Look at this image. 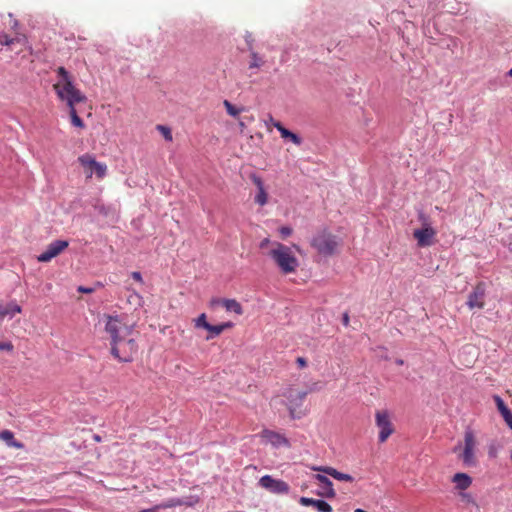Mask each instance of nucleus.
<instances>
[{
  "mask_svg": "<svg viewBox=\"0 0 512 512\" xmlns=\"http://www.w3.org/2000/svg\"><path fill=\"white\" fill-rule=\"evenodd\" d=\"M221 305L229 312H234L237 315L243 314L241 304L235 299H225V301H221Z\"/></svg>",
  "mask_w": 512,
  "mask_h": 512,
  "instance_id": "412c9836",
  "label": "nucleus"
},
{
  "mask_svg": "<svg viewBox=\"0 0 512 512\" xmlns=\"http://www.w3.org/2000/svg\"><path fill=\"white\" fill-rule=\"evenodd\" d=\"M4 319V313L0 311V321Z\"/></svg>",
  "mask_w": 512,
  "mask_h": 512,
  "instance_id": "49530a36",
  "label": "nucleus"
},
{
  "mask_svg": "<svg viewBox=\"0 0 512 512\" xmlns=\"http://www.w3.org/2000/svg\"><path fill=\"white\" fill-rule=\"evenodd\" d=\"M476 446L477 441L474 432L470 429L466 430L464 434V447L460 454V458L463 464L467 467H474L477 465V459L475 456Z\"/></svg>",
  "mask_w": 512,
  "mask_h": 512,
  "instance_id": "6e6552de",
  "label": "nucleus"
},
{
  "mask_svg": "<svg viewBox=\"0 0 512 512\" xmlns=\"http://www.w3.org/2000/svg\"><path fill=\"white\" fill-rule=\"evenodd\" d=\"M56 71L59 79L53 84V89L58 98L65 102L68 108L75 107L76 104L85 102L87 98L75 87L73 76L62 66L58 67Z\"/></svg>",
  "mask_w": 512,
  "mask_h": 512,
  "instance_id": "f03ea898",
  "label": "nucleus"
},
{
  "mask_svg": "<svg viewBox=\"0 0 512 512\" xmlns=\"http://www.w3.org/2000/svg\"><path fill=\"white\" fill-rule=\"evenodd\" d=\"M233 327V323L232 322H223V323H220L218 324V329H219V335L227 330V329H230Z\"/></svg>",
  "mask_w": 512,
  "mask_h": 512,
  "instance_id": "72a5a7b5",
  "label": "nucleus"
},
{
  "mask_svg": "<svg viewBox=\"0 0 512 512\" xmlns=\"http://www.w3.org/2000/svg\"><path fill=\"white\" fill-rule=\"evenodd\" d=\"M311 245L319 254L329 256L335 253L338 247V241L336 236L331 233L321 231L313 237Z\"/></svg>",
  "mask_w": 512,
  "mask_h": 512,
  "instance_id": "423d86ee",
  "label": "nucleus"
},
{
  "mask_svg": "<svg viewBox=\"0 0 512 512\" xmlns=\"http://www.w3.org/2000/svg\"><path fill=\"white\" fill-rule=\"evenodd\" d=\"M508 75L512 77V68L509 70Z\"/></svg>",
  "mask_w": 512,
  "mask_h": 512,
  "instance_id": "09e8293b",
  "label": "nucleus"
},
{
  "mask_svg": "<svg viewBox=\"0 0 512 512\" xmlns=\"http://www.w3.org/2000/svg\"><path fill=\"white\" fill-rule=\"evenodd\" d=\"M221 301H225V299H221V298H212V299L209 301V307H210V308H215L216 306L221 305Z\"/></svg>",
  "mask_w": 512,
  "mask_h": 512,
  "instance_id": "f704fd0d",
  "label": "nucleus"
},
{
  "mask_svg": "<svg viewBox=\"0 0 512 512\" xmlns=\"http://www.w3.org/2000/svg\"><path fill=\"white\" fill-rule=\"evenodd\" d=\"M15 42H19V38H11L6 33H0V44L3 46H11Z\"/></svg>",
  "mask_w": 512,
  "mask_h": 512,
  "instance_id": "c756f323",
  "label": "nucleus"
},
{
  "mask_svg": "<svg viewBox=\"0 0 512 512\" xmlns=\"http://www.w3.org/2000/svg\"><path fill=\"white\" fill-rule=\"evenodd\" d=\"M159 509H161V507H158V505H157V506H155L153 508L143 509L140 512H158Z\"/></svg>",
  "mask_w": 512,
  "mask_h": 512,
  "instance_id": "37998d69",
  "label": "nucleus"
},
{
  "mask_svg": "<svg viewBox=\"0 0 512 512\" xmlns=\"http://www.w3.org/2000/svg\"><path fill=\"white\" fill-rule=\"evenodd\" d=\"M0 350L12 351L13 345L11 342H0Z\"/></svg>",
  "mask_w": 512,
  "mask_h": 512,
  "instance_id": "c9c22d12",
  "label": "nucleus"
},
{
  "mask_svg": "<svg viewBox=\"0 0 512 512\" xmlns=\"http://www.w3.org/2000/svg\"><path fill=\"white\" fill-rule=\"evenodd\" d=\"M273 126L279 131L281 137L285 139L287 136H289L290 130L285 128L281 122H273Z\"/></svg>",
  "mask_w": 512,
  "mask_h": 512,
  "instance_id": "7c9ffc66",
  "label": "nucleus"
},
{
  "mask_svg": "<svg viewBox=\"0 0 512 512\" xmlns=\"http://www.w3.org/2000/svg\"><path fill=\"white\" fill-rule=\"evenodd\" d=\"M292 228L288 226H283L279 229V233L283 239L289 237L292 234Z\"/></svg>",
  "mask_w": 512,
  "mask_h": 512,
  "instance_id": "473e14b6",
  "label": "nucleus"
},
{
  "mask_svg": "<svg viewBox=\"0 0 512 512\" xmlns=\"http://www.w3.org/2000/svg\"><path fill=\"white\" fill-rule=\"evenodd\" d=\"M69 113H70V117H71V122L74 126L76 127H79V128H83L84 127V122L83 120L78 116L77 114V111H76V108L75 107H70L69 108Z\"/></svg>",
  "mask_w": 512,
  "mask_h": 512,
  "instance_id": "a878e982",
  "label": "nucleus"
},
{
  "mask_svg": "<svg viewBox=\"0 0 512 512\" xmlns=\"http://www.w3.org/2000/svg\"><path fill=\"white\" fill-rule=\"evenodd\" d=\"M296 362L300 368H304L307 366V361L303 357H298Z\"/></svg>",
  "mask_w": 512,
  "mask_h": 512,
  "instance_id": "a19ab883",
  "label": "nucleus"
},
{
  "mask_svg": "<svg viewBox=\"0 0 512 512\" xmlns=\"http://www.w3.org/2000/svg\"><path fill=\"white\" fill-rule=\"evenodd\" d=\"M156 129L162 134L166 141L171 142L173 140L171 129L164 125H157Z\"/></svg>",
  "mask_w": 512,
  "mask_h": 512,
  "instance_id": "c85d7f7f",
  "label": "nucleus"
},
{
  "mask_svg": "<svg viewBox=\"0 0 512 512\" xmlns=\"http://www.w3.org/2000/svg\"><path fill=\"white\" fill-rule=\"evenodd\" d=\"M486 285L483 282L478 283L469 294L467 305L470 309H482L485 306Z\"/></svg>",
  "mask_w": 512,
  "mask_h": 512,
  "instance_id": "9b49d317",
  "label": "nucleus"
},
{
  "mask_svg": "<svg viewBox=\"0 0 512 512\" xmlns=\"http://www.w3.org/2000/svg\"><path fill=\"white\" fill-rule=\"evenodd\" d=\"M462 497H463L464 499H468L470 496H469L468 494H462Z\"/></svg>",
  "mask_w": 512,
  "mask_h": 512,
  "instance_id": "de8ad7c7",
  "label": "nucleus"
},
{
  "mask_svg": "<svg viewBox=\"0 0 512 512\" xmlns=\"http://www.w3.org/2000/svg\"><path fill=\"white\" fill-rule=\"evenodd\" d=\"M342 322H343L344 326H348L349 325V315H348V313H344L343 318H342Z\"/></svg>",
  "mask_w": 512,
  "mask_h": 512,
  "instance_id": "79ce46f5",
  "label": "nucleus"
},
{
  "mask_svg": "<svg viewBox=\"0 0 512 512\" xmlns=\"http://www.w3.org/2000/svg\"><path fill=\"white\" fill-rule=\"evenodd\" d=\"M197 502V499L193 500L192 497H190L188 500H183L180 498H172L167 500L166 502H163L158 505V507H161V509H167V508H173L176 506H192L194 503Z\"/></svg>",
  "mask_w": 512,
  "mask_h": 512,
  "instance_id": "a211bd4d",
  "label": "nucleus"
},
{
  "mask_svg": "<svg viewBox=\"0 0 512 512\" xmlns=\"http://www.w3.org/2000/svg\"><path fill=\"white\" fill-rule=\"evenodd\" d=\"M69 246V242L67 240H55L51 242L46 249L37 256V260L39 262H49L53 258L60 255L65 249Z\"/></svg>",
  "mask_w": 512,
  "mask_h": 512,
  "instance_id": "9d476101",
  "label": "nucleus"
},
{
  "mask_svg": "<svg viewBox=\"0 0 512 512\" xmlns=\"http://www.w3.org/2000/svg\"><path fill=\"white\" fill-rule=\"evenodd\" d=\"M299 503L302 506H313L318 512H333L332 506L324 500L301 497Z\"/></svg>",
  "mask_w": 512,
  "mask_h": 512,
  "instance_id": "2eb2a0df",
  "label": "nucleus"
},
{
  "mask_svg": "<svg viewBox=\"0 0 512 512\" xmlns=\"http://www.w3.org/2000/svg\"><path fill=\"white\" fill-rule=\"evenodd\" d=\"M225 108H226V111L229 115L233 116V117H236L240 114V112L242 111V109L240 108H237L235 107L231 102H229L228 100H224L223 102Z\"/></svg>",
  "mask_w": 512,
  "mask_h": 512,
  "instance_id": "cd10ccee",
  "label": "nucleus"
},
{
  "mask_svg": "<svg viewBox=\"0 0 512 512\" xmlns=\"http://www.w3.org/2000/svg\"><path fill=\"white\" fill-rule=\"evenodd\" d=\"M267 255L273 260L281 273L287 275L296 272L299 261L292 248L280 242H273Z\"/></svg>",
  "mask_w": 512,
  "mask_h": 512,
  "instance_id": "7ed1b4c3",
  "label": "nucleus"
},
{
  "mask_svg": "<svg viewBox=\"0 0 512 512\" xmlns=\"http://www.w3.org/2000/svg\"><path fill=\"white\" fill-rule=\"evenodd\" d=\"M314 477L317 481H319L320 483L323 484V486L326 490V492L324 493V495L326 497H329V498L335 497L336 493H335V490L333 489V484L329 480L328 477H326L325 475H322V474H316Z\"/></svg>",
  "mask_w": 512,
  "mask_h": 512,
  "instance_id": "aec40b11",
  "label": "nucleus"
},
{
  "mask_svg": "<svg viewBox=\"0 0 512 512\" xmlns=\"http://www.w3.org/2000/svg\"><path fill=\"white\" fill-rule=\"evenodd\" d=\"M272 243L269 238H265L260 242V248L265 249L270 245V248L272 247Z\"/></svg>",
  "mask_w": 512,
  "mask_h": 512,
  "instance_id": "4c0bfd02",
  "label": "nucleus"
},
{
  "mask_svg": "<svg viewBox=\"0 0 512 512\" xmlns=\"http://www.w3.org/2000/svg\"><path fill=\"white\" fill-rule=\"evenodd\" d=\"M0 311L4 313V317H6L7 315L13 317L16 314L21 313L22 310L18 304L11 302L5 307L0 305Z\"/></svg>",
  "mask_w": 512,
  "mask_h": 512,
  "instance_id": "b1692460",
  "label": "nucleus"
},
{
  "mask_svg": "<svg viewBox=\"0 0 512 512\" xmlns=\"http://www.w3.org/2000/svg\"><path fill=\"white\" fill-rule=\"evenodd\" d=\"M250 178L258 189V192L255 196V202L260 206L266 205L268 202V194L265 190L263 180L256 174H252Z\"/></svg>",
  "mask_w": 512,
  "mask_h": 512,
  "instance_id": "4468645a",
  "label": "nucleus"
},
{
  "mask_svg": "<svg viewBox=\"0 0 512 512\" xmlns=\"http://www.w3.org/2000/svg\"><path fill=\"white\" fill-rule=\"evenodd\" d=\"M396 364L397 365H403L404 364V361L402 359H397L396 360Z\"/></svg>",
  "mask_w": 512,
  "mask_h": 512,
  "instance_id": "c03bdc74",
  "label": "nucleus"
},
{
  "mask_svg": "<svg viewBox=\"0 0 512 512\" xmlns=\"http://www.w3.org/2000/svg\"><path fill=\"white\" fill-rule=\"evenodd\" d=\"M0 439L5 441L7 443V445L10 447H15L18 449L23 448V444L16 441L14 439V434L9 430H4V431L0 432Z\"/></svg>",
  "mask_w": 512,
  "mask_h": 512,
  "instance_id": "4be33fe9",
  "label": "nucleus"
},
{
  "mask_svg": "<svg viewBox=\"0 0 512 512\" xmlns=\"http://www.w3.org/2000/svg\"><path fill=\"white\" fill-rule=\"evenodd\" d=\"M494 401H495L497 409L500 412L502 417H504L505 415H507L511 412L510 409L506 406V404L504 403V401L502 400V398L500 396L495 395Z\"/></svg>",
  "mask_w": 512,
  "mask_h": 512,
  "instance_id": "393cba45",
  "label": "nucleus"
},
{
  "mask_svg": "<svg viewBox=\"0 0 512 512\" xmlns=\"http://www.w3.org/2000/svg\"><path fill=\"white\" fill-rule=\"evenodd\" d=\"M124 315H104V329L111 340V354L120 362H130L137 352L136 341L131 338L133 325Z\"/></svg>",
  "mask_w": 512,
  "mask_h": 512,
  "instance_id": "f257e3e1",
  "label": "nucleus"
},
{
  "mask_svg": "<svg viewBox=\"0 0 512 512\" xmlns=\"http://www.w3.org/2000/svg\"><path fill=\"white\" fill-rule=\"evenodd\" d=\"M273 122H276L272 116L269 117V123L273 125Z\"/></svg>",
  "mask_w": 512,
  "mask_h": 512,
  "instance_id": "a18cd8bd",
  "label": "nucleus"
},
{
  "mask_svg": "<svg viewBox=\"0 0 512 512\" xmlns=\"http://www.w3.org/2000/svg\"><path fill=\"white\" fill-rule=\"evenodd\" d=\"M452 481L455 483V486L459 490H466L472 484V478L466 473H456L453 476Z\"/></svg>",
  "mask_w": 512,
  "mask_h": 512,
  "instance_id": "6ab92c4d",
  "label": "nucleus"
},
{
  "mask_svg": "<svg viewBox=\"0 0 512 512\" xmlns=\"http://www.w3.org/2000/svg\"><path fill=\"white\" fill-rule=\"evenodd\" d=\"M285 139L290 140L296 146H300L302 144V138L299 135H297L296 133L291 132V131L289 133V136H287Z\"/></svg>",
  "mask_w": 512,
  "mask_h": 512,
  "instance_id": "2f4dec72",
  "label": "nucleus"
},
{
  "mask_svg": "<svg viewBox=\"0 0 512 512\" xmlns=\"http://www.w3.org/2000/svg\"><path fill=\"white\" fill-rule=\"evenodd\" d=\"M78 291L81 292V293L90 294V293L94 292V289L93 288L84 287V286H79L78 287Z\"/></svg>",
  "mask_w": 512,
  "mask_h": 512,
  "instance_id": "ea45409f",
  "label": "nucleus"
},
{
  "mask_svg": "<svg viewBox=\"0 0 512 512\" xmlns=\"http://www.w3.org/2000/svg\"><path fill=\"white\" fill-rule=\"evenodd\" d=\"M77 161L83 168L84 174L87 179H91L93 175L97 179H103L107 174V165L102 162H98L95 156L89 153H85L78 157Z\"/></svg>",
  "mask_w": 512,
  "mask_h": 512,
  "instance_id": "20e7f679",
  "label": "nucleus"
},
{
  "mask_svg": "<svg viewBox=\"0 0 512 512\" xmlns=\"http://www.w3.org/2000/svg\"><path fill=\"white\" fill-rule=\"evenodd\" d=\"M127 302L134 306L142 305V296L135 291H131L127 297Z\"/></svg>",
  "mask_w": 512,
  "mask_h": 512,
  "instance_id": "bb28decb",
  "label": "nucleus"
},
{
  "mask_svg": "<svg viewBox=\"0 0 512 512\" xmlns=\"http://www.w3.org/2000/svg\"><path fill=\"white\" fill-rule=\"evenodd\" d=\"M131 277H132L135 281H137V282H139V283H142V282H143L142 275H141V273H140V272H138V271H134V272H132V273H131Z\"/></svg>",
  "mask_w": 512,
  "mask_h": 512,
  "instance_id": "e433bc0d",
  "label": "nucleus"
},
{
  "mask_svg": "<svg viewBox=\"0 0 512 512\" xmlns=\"http://www.w3.org/2000/svg\"><path fill=\"white\" fill-rule=\"evenodd\" d=\"M193 325L195 329H204L208 332L205 337L206 341H209L217 336H219L218 325H212L207 321V315L205 313H201L197 318L193 319Z\"/></svg>",
  "mask_w": 512,
  "mask_h": 512,
  "instance_id": "ddd939ff",
  "label": "nucleus"
},
{
  "mask_svg": "<svg viewBox=\"0 0 512 512\" xmlns=\"http://www.w3.org/2000/svg\"><path fill=\"white\" fill-rule=\"evenodd\" d=\"M507 426L512 430V412L503 417Z\"/></svg>",
  "mask_w": 512,
  "mask_h": 512,
  "instance_id": "58836bf2",
  "label": "nucleus"
},
{
  "mask_svg": "<svg viewBox=\"0 0 512 512\" xmlns=\"http://www.w3.org/2000/svg\"><path fill=\"white\" fill-rule=\"evenodd\" d=\"M259 484L263 488L277 494H286L289 491V485L285 481L276 480L272 478L270 475H265L261 477L259 480Z\"/></svg>",
  "mask_w": 512,
  "mask_h": 512,
  "instance_id": "f8f14e48",
  "label": "nucleus"
},
{
  "mask_svg": "<svg viewBox=\"0 0 512 512\" xmlns=\"http://www.w3.org/2000/svg\"><path fill=\"white\" fill-rule=\"evenodd\" d=\"M261 437L276 447L289 444L283 435L268 429L262 431Z\"/></svg>",
  "mask_w": 512,
  "mask_h": 512,
  "instance_id": "f3484780",
  "label": "nucleus"
},
{
  "mask_svg": "<svg viewBox=\"0 0 512 512\" xmlns=\"http://www.w3.org/2000/svg\"><path fill=\"white\" fill-rule=\"evenodd\" d=\"M375 424L379 429L378 440L384 443L395 432L390 414L387 410H378L375 413Z\"/></svg>",
  "mask_w": 512,
  "mask_h": 512,
  "instance_id": "1a4fd4ad",
  "label": "nucleus"
},
{
  "mask_svg": "<svg viewBox=\"0 0 512 512\" xmlns=\"http://www.w3.org/2000/svg\"><path fill=\"white\" fill-rule=\"evenodd\" d=\"M307 394L308 391L299 390L294 387H289L285 390L283 396L286 399V406L291 418L295 419L301 417V413L298 409L302 406Z\"/></svg>",
  "mask_w": 512,
  "mask_h": 512,
  "instance_id": "0eeeda50",
  "label": "nucleus"
},
{
  "mask_svg": "<svg viewBox=\"0 0 512 512\" xmlns=\"http://www.w3.org/2000/svg\"><path fill=\"white\" fill-rule=\"evenodd\" d=\"M313 470L323 472L339 481L353 482L354 480V478L351 475L339 472L338 470L330 466L313 467Z\"/></svg>",
  "mask_w": 512,
  "mask_h": 512,
  "instance_id": "dca6fc26",
  "label": "nucleus"
},
{
  "mask_svg": "<svg viewBox=\"0 0 512 512\" xmlns=\"http://www.w3.org/2000/svg\"><path fill=\"white\" fill-rule=\"evenodd\" d=\"M418 217L422 223V228L414 230L413 237L416 239L419 247H429L434 244L437 232L431 226L428 216L421 212Z\"/></svg>",
  "mask_w": 512,
  "mask_h": 512,
  "instance_id": "39448f33",
  "label": "nucleus"
},
{
  "mask_svg": "<svg viewBox=\"0 0 512 512\" xmlns=\"http://www.w3.org/2000/svg\"><path fill=\"white\" fill-rule=\"evenodd\" d=\"M265 64V60L257 52L250 51L249 69H259Z\"/></svg>",
  "mask_w": 512,
  "mask_h": 512,
  "instance_id": "5701e85b",
  "label": "nucleus"
}]
</instances>
